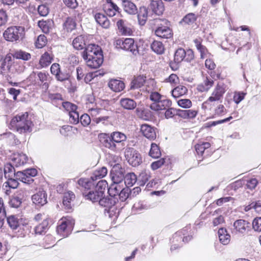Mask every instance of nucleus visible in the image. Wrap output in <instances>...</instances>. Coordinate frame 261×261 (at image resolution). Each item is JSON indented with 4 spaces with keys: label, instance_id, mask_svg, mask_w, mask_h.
<instances>
[{
    "label": "nucleus",
    "instance_id": "nucleus-38",
    "mask_svg": "<svg viewBox=\"0 0 261 261\" xmlns=\"http://www.w3.org/2000/svg\"><path fill=\"white\" fill-rule=\"evenodd\" d=\"M124 10L129 14H135L137 13L136 6L129 1H125L122 4Z\"/></svg>",
    "mask_w": 261,
    "mask_h": 261
},
{
    "label": "nucleus",
    "instance_id": "nucleus-17",
    "mask_svg": "<svg viewBox=\"0 0 261 261\" xmlns=\"http://www.w3.org/2000/svg\"><path fill=\"white\" fill-rule=\"evenodd\" d=\"M149 8L153 13L158 15H162L165 10L162 0H150Z\"/></svg>",
    "mask_w": 261,
    "mask_h": 261
},
{
    "label": "nucleus",
    "instance_id": "nucleus-44",
    "mask_svg": "<svg viewBox=\"0 0 261 261\" xmlns=\"http://www.w3.org/2000/svg\"><path fill=\"white\" fill-rule=\"evenodd\" d=\"M187 88L184 86L179 85L171 91L172 95L175 98L179 97L187 93Z\"/></svg>",
    "mask_w": 261,
    "mask_h": 261
},
{
    "label": "nucleus",
    "instance_id": "nucleus-49",
    "mask_svg": "<svg viewBox=\"0 0 261 261\" xmlns=\"http://www.w3.org/2000/svg\"><path fill=\"white\" fill-rule=\"evenodd\" d=\"M8 180L4 183L3 188L4 189H6L7 188H10L12 189H15L17 188L19 183L17 179L15 177H11L7 178Z\"/></svg>",
    "mask_w": 261,
    "mask_h": 261
},
{
    "label": "nucleus",
    "instance_id": "nucleus-62",
    "mask_svg": "<svg viewBox=\"0 0 261 261\" xmlns=\"http://www.w3.org/2000/svg\"><path fill=\"white\" fill-rule=\"evenodd\" d=\"M64 4L68 8L75 9L78 6L76 0H63Z\"/></svg>",
    "mask_w": 261,
    "mask_h": 261
},
{
    "label": "nucleus",
    "instance_id": "nucleus-34",
    "mask_svg": "<svg viewBox=\"0 0 261 261\" xmlns=\"http://www.w3.org/2000/svg\"><path fill=\"white\" fill-rule=\"evenodd\" d=\"M195 46L197 49L200 53V58L204 59L210 55L207 48L204 45L201 44V43L199 39H196L194 41Z\"/></svg>",
    "mask_w": 261,
    "mask_h": 261
},
{
    "label": "nucleus",
    "instance_id": "nucleus-10",
    "mask_svg": "<svg viewBox=\"0 0 261 261\" xmlns=\"http://www.w3.org/2000/svg\"><path fill=\"white\" fill-rule=\"evenodd\" d=\"M22 28L20 27H12L8 28L4 33V37L9 41H14L19 39L22 36Z\"/></svg>",
    "mask_w": 261,
    "mask_h": 261
},
{
    "label": "nucleus",
    "instance_id": "nucleus-45",
    "mask_svg": "<svg viewBox=\"0 0 261 261\" xmlns=\"http://www.w3.org/2000/svg\"><path fill=\"white\" fill-rule=\"evenodd\" d=\"M152 50L159 55L164 53L165 47L162 42L159 41H154L151 44Z\"/></svg>",
    "mask_w": 261,
    "mask_h": 261
},
{
    "label": "nucleus",
    "instance_id": "nucleus-31",
    "mask_svg": "<svg viewBox=\"0 0 261 261\" xmlns=\"http://www.w3.org/2000/svg\"><path fill=\"white\" fill-rule=\"evenodd\" d=\"M117 26L119 32L124 35H130L132 33V31L127 26L125 21L122 19L119 20L117 22Z\"/></svg>",
    "mask_w": 261,
    "mask_h": 261
},
{
    "label": "nucleus",
    "instance_id": "nucleus-8",
    "mask_svg": "<svg viewBox=\"0 0 261 261\" xmlns=\"http://www.w3.org/2000/svg\"><path fill=\"white\" fill-rule=\"evenodd\" d=\"M115 44L117 48L129 51L135 56L139 54L138 45L135 43L134 40L132 38L117 39Z\"/></svg>",
    "mask_w": 261,
    "mask_h": 261
},
{
    "label": "nucleus",
    "instance_id": "nucleus-50",
    "mask_svg": "<svg viewBox=\"0 0 261 261\" xmlns=\"http://www.w3.org/2000/svg\"><path fill=\"white\" fill-rule=\"evenodd\" d=\"M13 57L17 59L28 61L31 59V54L22 50H18L13 54Z\"/></svg>",
    "mask_w": 261,
    "mask_h": 261
},
{
    "label": "nucleus",
    "instance_id": "nucleus-4",
    "mask_svg": "<svg viewBox=\"0 0 261 261\" xmlns=\"http://www.w3.org/2000/svg\"><path fill=\"white\" fill-rule=\"evenodd\" d=\"M4 174L6 178L15 177L29 185L34 181L32 177L37 174V171L35 168H30L15 173L14 167L11 164H7L4 167Z\"/></svg>",
    "mask_w": 261,
    "mask_h": 261
},
{
    "label": "nucleus",
    "instance_id": "nucleus-37",
    "mask_svg": "<svg viewBox=\"0 0 261 261\" xmlns=\"http://www.w3.org/2000/svg\"><path fill=\"white\" fill-rule=\"evenodd\" d=\"M48 222L46 218H44L41 223L36 226L34 228L36 234H43L48 229Z\"/></svg>",
    "mask_w": 261,
    "mask_h": 261
},
{
    "label": "nucleus",
    "instance_id": "nucleus-3",
    "mask_svg": "<svg viewBox=\"0 0 261 261\" xmlns=\"http://www.w3.org/2000/svg\"><path fill=\"white\" fill-rule=\"evenodd\" d=\"M82 57L87 66L91 68H97L103 63V55L101 48L94 44H89L82 53Z\"/></svg>",
    "mask_w": 261,
    "mask_h": 261
},
{
    "label": "nucleus",
    "instance_id": "nucleus-57",
    "mask_svg": "<svg viewBox=\"0 0 261 261\" xmlns=\"http://www.w3.org/2000/svg\"><path fill=\"white\" fill-rule=\"evenodd\" d=\"M21 203L22 199L18 196L13 197L9 201L10 205L14 208L18 207L21 205Z\"/></svg>",
    "mask_w": 261,
    "mask_h": 261
},
{
    "label": "nucleus",
    "instance_id": "nucleus-64",
    "mask_svg": "<svg viewBox=\"0 0 261 261\" xmlns=\"http://www.w3.org/2000/svg\"><path fill=\"white\" fill-rule=\"evenodd\" d=\"M252 226L254 230L261 231V217H257L253 220Z\"/></svg>",
    "mask_w": 261,
    "mask_h": 261
},
{
    "label": "nucleus",
    "instance_id": "nucleus-61",
    "mask_svg": "<svg viewBox=\"0 0 261 261\" xmlns=\"http://www.w3.org/2000/svg\"><path fill=\"white\" fill-rule=\"evenodd\" d=\"M69 121L71 123L75 124L79 123L80 120L79 114L76 111L69 113Z\"/></svg>",
    "mask_w": 261,
    "mask_h": 261
},
{
    "label": "nucleus",
    "instance_id": "nucleus-43",
    "mask_svg": "<svg viewBox=\"0 0 261 261\" xmlns=\"http://www.w3.org/2000/svg\"><path fill=\"white\" fill-rule=\"evenodd\" d=\"M148 12L146 7H143L140 8L139 13L138 14V19L140 25H144L147 18Z\"/></svg>",
    "mask_w": 261,
    "mask_h": 261
},
{
    "label": "nucleus",
    "instance_id": "nucleus-25",
    "mask_svg": "<svg viewBox=\"0 0 261 261\" xmlns=\"http://www.w3.org/2000/svg\"><path fill=\"white\" fill-rule=\"evenodd\" d=\"M95 19L103 28L108 29L110 25V21L108 18L103 14L97 13L94 16Z\"/></svg>",
    "mask_w": 261,
    "mask_h": 261
},
{
    "label": "nucleus",
    "instance_id": "nucleus-36",
    "mask_svg": "<svg viewBox=\"0 0 261 261\" xmlns=\"http://www.w3.org/2000/svg\"><path fill=\"white\" fill-rule=\"evenodd\" d=\"M220 242L223 245L228 244L230 240V235L227 233L225 229L221 228L219 229L218 232Z\"/></svg>",
    "mask_w": 261,
    "mask_h": 261
},
{
    "label": "nucleus",
    "instance_id": "nucleus-59",
    "mask_svg": "<svg viewBox=\"0 0 261 261\" xmlns=\"http://www.w3.org/2000/svg\"><path fill=\"white\" fill-rule=\"evenodd\" d=\"M178 105L183 108H190L192 104L191 101L189 99H180L177 101Z\"/></svg>",
    "mask_w": 261,
    "mask_h": 261
},
{
    "label": "nucleus",
    "instance_id": "nucleus-1",
    "mask_svg": "<svg viewBox=\"0 0 261 261\" xmlns=\"http://www.w3.org/2000/svg\"><path fill=\"white\" fill-rule=\"evenodd\" d=\"M98 137L103 147L114 152L123 150L125 148V142L127 139L126 135L120 132H114L110 134L100 133Z\"/></svg>",
    "mask_w": 261,
    "mask_h": 261
},
{
    "label": "nucleus",
    "instance_id": "nucleus-11",
    "mask_svg": "<svg viewBox=\"0 0 261 261\" xmlns=\"http://www.w3.org/2000/svg\"><path fill=\"white\" fill-rule=\"evenodd\" d=\"M125 156L128 163L133 166H137L142 163L140 154L133 148H128L126 150Z\"/></svg>",
    "mask_w": 261,
    "mask_h": 261
},
{
    "label": "nucleus",
    "instance_id": "nucleus-51",
    "mask_svg": "<svg viewBox=\"0 0 261 261\" xmlns=\"http://www.w3.org/2000/svg\"><path fill=\"white\" fill-rule=\"evenodd\" d=\"M211 145L208 142H202L195 145V149L198 154L202 155L205 149H208Z\"/></svg>",
    "mask_w": 261,
    "mask_h": 261
},
{
    "label": "nucleus",
    "instance_id": "nucleus-26",
    "mask_svg": "<svg viewBox=\"0 0 261 261\" xmlns=\"http://www.w3.org/2000/svg\"><path fill=\"white\" fill-rule=\"evenodd\" d=\"M7 220L9 226L13 230L16 229L20 225H24L22 223V220L18 219L16 216L11 215L7 217Z\"/></svg>",
    "mask_w": 261,
    "mask_h": 261
},
{
    "label": "nucleus",
    "instance_id": "nucleus-48",
    "mask_svg": "<svg viewBox=\"0 0 261 261\" xmlns=\"http://www.w3.org/2000/svg\"><path fill=\"white\" fill-rule=\"evenodd\" d=\"M149 154L152 158H158L161 156V152L157 144L154 143H151Z\"/></svg>",
    "mask_w": 261,
    "mask_h": 261
},
{
    "label": "nucleus",
    "instance_id": "nucleus-28",
    "mask_svg": "<svg viewBox=\"0 0 261 261\" xmlns=\"http://www.w3.org/2000/svg\"><path fill=\"white\" fill-rule=\"evenodd\" d=\"M123 184L113 182L110 185L108 189V193L111 197L114 198L117 196L122 188L124 187Z\"/></svg>",
    "mask_w": 261,
    "mask_h": 261
},
{
    "label": "nucleus",
    "instance_id": "nucleus-27",
    "mask_svg": "<svg viewBox=\"0 0 261 261\" xmlns=\"http://www.w3.org/2000/svg\"><path fill=\"white\" fill-rule=\"evenodd\" d=\"M38 25L43 33L47 34L52 29L54 25V21L51 19L47 20H42L38 21Z\"/></svg>",
    "mask_w": 261,
    "mask_h": 261
},
{
    "label": "nucleus",
    "instance_id": "nucleus-39",
    "mask_svg": "<svg viewBox=\"0 0 261 261\" xmlns=\"http://www.w3.org/2000/svg\"><path fill=\"white\" fill-rule=\"evenodd\" d=\"M213 80L211 78L206 77L203 82L198 86L197 89L200 92L207 91L213 86Z\"/></svg>",
    "mask_w": 261,
    "mask_h": 261
},
{
    "label": "nucleus",
    "instance_id": "nucleus-55",
    "mask_svg": "<svg viewBox=\"0 0 261 261\" xmlns=\"http://www.w3.org/2000/svg\"><path fill=\"white\" fill-rule=\"evenodd\" d=\"M46 37L44 35H40L38 37L37 40L35 42V45L36 47L41 48L46 45Z\"/></svg>",
    "mask_w": 261,
    "mask_h": 261
},
{
    "label": "nucleus",
    "instance_id": "nucleus-12",
    "mask_svg": "<svg viewBox=\"0 0 261 261\" xmlns=\"http://www.w3.org/2000/svg\"><path fill=\"white\" fill-rule=\"evenodd\" d=\"M124 169L121 168L120 164L113 166L110 172V176L112 182L115 183L123 184L125 176Z\"/></svg>",
    "mask_w": 261,
    "mask_h": 261
},
{
    "label": "nucleus",
    "instance_id": "nucleus-56",
    "mask_svg": "<svg viewBox=\"0 0 261 261\" xmlns=\"http://www.w3.org/2000/svg\"><path fill=\"white\" fill-rule=\"evenodd\" d=\"M62 106L66 111L68 112V113L76 111L77 108L75 105L68 101L63 102Z\"/></svg>",
    "mask_w": 261,
    "mask_h": 261
},
{
    "label": "nucleus",
    "instance_id": "nucleus-15",
    "mask_svg": "<svg viewBox=\"0 0 261 261\" xmlns=\"http://www.w3.org/2000/svg\"><path fill=\"white\" fill-rule=\"evenodd\" d=\"M33 202L37 205L42 206L47 202V195L43 190L39 191L32 196Z\"/></svg>",
    "mask_w": 261,
    "mask_h": 261
},
{
    "label": "nucleus",
    "instance_id": "nucleus-24",
    "mask_svg": "<svg viewBox=\"0 0 261 261\" xmlns=\"http://www.w3.org/2000/svg\"><path fill=\"white\" fill-rule=\"evenodd\" d=\"M120 105L124 109L127 110H133L137 107V102L129 98H121L120 100Z\"/></svg>",
    "mask_w": 261,
    "mask_h": 261
},
{
    "label": "nucleus",
    "instance_id": "nucleus-41",
    "mask_svg": "<svg viewBox=\"0 0 261 261\" xmlns=\"http://www.w3.org/2000/svg\"><path fill=\"white\" fill-rule=\"evenodd\" d=\"M63 29L68 32H71L76 27V22L74 18L68 17L66 18L63 24Z\"/></svg>",
    "mask_w": 261,
    "mask_h": 261
},
{
    "label": "nucleus",
    "instance_id": "nucleus-63",
    "mask_svg": "<svg viewBox=\"0 0 261 261\" xmlns=\"http://www.w3.org/2000/svg\"><path fill=\"white\" fill-rule=\"evenodd\" d=\"M80 120L84 126H87L90 124L91 119L89 115L84 114L81 116Z\"/></svg>",
    "mask_w": 261,
    "mask_h": 261
},
{
    "label": "nucleus",
    "instance_id": "nucleus-60",
    "mask_svg": "<svg viewBox=\"0 0 261 261\" xmlns=\"http://www.w3.org/2000/svg\"><path fill=\"white\" fill-rule=\"evenodd\" d=\"M89 112L92 117V120H93V118L94 117H97V115L101 114L103 111V110L101 109L95 108V106L92 107H89Z\"/></svg>",
    "mask_w": 261,
    "mask_h": 261
},
{
    "label": "nucleus",
    "instance_id": "nucleus-29",
    "mask_svg": "<svg viewBox=\"0 0 261 261\" xmlns=\"http://www.w3.org/2000/svg\"><path fill=\"white\" fill-rule=\"evenodd\" d=\"M108 85L110 89L116 92H120L124 88V84L120 80H111Z\"/></svg>",
    "mask_w": 261,
    "mask_h": 261
},
{
    "label": "nucleus",
    "instance_id": "nucleus-9",
    "mask_svg": "<svg viewBox=\"0 0 261 261\" xmlns=\"http://www.w3.org/2000/svg\"><path fill=\"white\" fill-rule=\"evenodd\" d=\"M225 92V89L224 84L222 83L218 84L211 96L202 103V107L204 108L205 105H210L211 102L220 100L222 98Z\"/></svg>",
    "mask_w": 261,
    "mask_h": 261
},
{
    "label": "nucleus",
    "instance_id": "nucleus-42",
    "mask_svg": "<svg viewBox=\"0 0 261 261\" xmlns=\"http://www.w3.org/2000/svg\"><path fill=\"white\" fill-rule=\"evenodd\" d=\"M72 45L76 49H82L85 46V38L83 35H80L74 39Z\"/></svg>",
    "mask_w": 261,
    "mask_h": 261
},
{
    "label": "nucleus",
    "instance_id": "nucleus-6",
    "mask_svg": "<svg viewBox=\"0 0 261 261\" xmlns=\"http://www.w3.org/2000/svg\"><path fill=\"white\" fill-rule=\"evenodd\" d=\"M78 184L85 189H95L97 192H101L102 196L104 195L106 189L108 187V183L105 180H100L95 186L94 181L88 178H81L79 180Z\"/></svg>",
    "mask_w": 261,
    "mask_h": 261
},
{
    "label": "nucleus",
    "instance_id": "nucleus-14",
    "mask_svg": "<svg viewBox=\"0 0 261 261\" xmlns=\"http://www.w3.org/2000/svg\"><path fill=\"white\" fill-rule=\"evenodd\" d=\"M192 239L191 236H187L186 237H182L180 234V232H176L172 237L171 242L173 244L171 247V251H172L180 247V244L182 242H188Z\"/></svg>",
    "mask_w": 261,
    "mask_h": 261
},
{
    "label": "nucleus",
    "instance_id": "nucleus-54",
    "mask_svg": "<svg viewBox=\"0 0 261 261\" xmlns=\"http://www.w3.org/2000/svg\"><path fill=\"white\" fill-rule=\"evenodd\" d=\"M129 192L128 188L124 186L117 196H119L120 201H124L128 198Z\"/></svg>",
    "mask_w": 261,
    "mask_h": 261
},
{
    "label": "nucleus",
    "instance_id": "nucleus-18",
    "mask_svg": "<svg viewBox=\"0 0 261 261\" xmlns=\"http://www.w3.org/2000/svg\"><path fill=\"white\" fill-rule=\"evenodd\" d=\"M103 9L107 15L110 17L115 15L116 12L119 11L118 7L112 0H106Z\"/></svg>",
    "mask_w": 261,
    "mask_h": 261
},
{
    "label": "nucleus",
    "instance_id": "nucleus-53",
    "mask_svg": "<svg viewBox=\"0 0 261 261\" xmlns=\"http://www.w3.org/2000/svg\"><path fill=\"white\" fill-rule=\"evenodd\" d=\"M103 73H101L100 72L97 71L94 72H90L85 75L84 77V81L86 83H89L94 78L97 77L98 76H102Z\"/></svg>",
    "mask_w": 261,
    "mask_h": 261
},
{
    "label": "nucleus",
    "instance_id": "nucleus-21",
    "mask_svg": "<svg viewBox=\"0 0 261 261\" xmlns=\"http://www.w3.org/2000/svg\"><path fill=\"white\" fill-rule=\"evenodd\" d=\"M185 56H186V53L185 49L181 48L177 49L174 54V61L175 64L170 63L171 68L175 70L177 69L178 68L177 64L183 61Z\"/></svg>",
    "mask_w": 261,
    "mask_h": 261
},
{
    "label": "nucleus",
    "instance_id": "nucleus-35",
    "mask_svg": "<svg viewBox=\"0 0 261 261\" xmlns=\"http://www.w3.org/2000/svg\"><path fill=\"white\" fill-rule=\"evenodd\" d=\"M146 76L139 75L135 77L130 84V89H138L143 86L146 81Z\"/></svg>",
    "mask_w": 261,
    "mask_h": 261
},
{
    "label": "nucleus",
    "instance_id": "nucleus-33",
    "mask_svg": "<svg viewBox=\"0 0 261 261\" xmlns=\"http://www.w3.org/2000/svg\"><path fill=\"white\" fill-rule=\"evenodd\" d=\"M138 181L136 175L133 172L126 174L124 177L123 184L126 187H132Z\"/></svg>",
    "mask_w": 261,
    "mask_h": 261
},
{
    "label": "nucleus",
    "instance_id": "nucleus-2",
    "mask_svg": "<svg viewBox=\"0 0 261 261\" xmlns=\"http://www.w3.org/2000/svg\"><path fill=\"white\" fill-rule=\"evenodd\" d=\"M34 124L28 112L21 113L14 116L9 123L11 130L20 134H27L33 130Z\"/></svg>",
    "mask_w": 261,
    "mask_h": 261
},
{
    "label": "nucleus",
    "instance_id": "nucleus-5",
    "mask_svg": "<svg viewBox=\"0 0 261 261\" xmlns=\"http://www.w3.org/2000/svg\"><path fill=\"white\" fill-rule=\"evenodd\" d=\"M74 223V220L70 217L62 218L58 223L57 233L64 238L68 237L71 232Z\"/></svg>",
    "mask_w": 261,
    "mask_h": 261
},
{
    "label": "nucleus",
    "instance_id": "nucleus-47",
    "mask_svg": "<svg viewBox=\"0 0 261 261\" xmlns=\"http://www.w3.org/2000/svg\"><path fill=\"white\" fill-rule=\"evenodd\" d=\"M1 139L5 140L7 143L11 145L16 143L15 136L11 132H7L1 135Z\"/></svg>",
    "mask_w": 261,
    "mask_h": 261
},
{
    "label": "nucleus",
    "instance_id": "nucleus-19",
    "mask_svg": "<svg viewBox=\"0 0 261 261\" xmlns=\"http://www.w3.org/2000/svg\"><path fill=\"white\" fill-rule=\"evenodd\" d=\"M171 101L167 99H161L156 102H153L150 106L151 110L155 111L165 110L171 105Z\"/></svg>",
    "mask_w": 261,
    "mask_h": 261
},
{
    "label": "nucleus",
    "instance_id": "nucleus-58",
    "mask_svg": "<svg viewBox=\"0 0 261 261\" xmlns=\"http://www.w3.org/2000/svg\"><path fill=\"white\" fill-rule=\"evenodd\" d=\"M227 113V110L223 105H219L215 109V115L222 116Z\"/></svg>",
    "mask_w": 261,
    "mask_h": 261
},
{
    "label": "nucleus",
    "instance_id": "nucleus-40",
    "mask_svg": "<svg viewBox=\"0 0 261 261\" xmlns=\"http://www.w3.org/2000/svg\"><path fill=\"white\" fill-rule=\"evenodd\" d=\"M28 156L23 153H19L13 158V162L16 167H19L24 165L28 161Z\"/></svg>",
    "mask_w": 261,
    "mask_h": 261
},
{
    "label": "nucleus",
    "instance_id": "nucleus-13",
    "mask_svg": "<svg viewBox=\"0 0 261 261\" xmlns=\"http://www.w3.org/2000/svg\"><path fill=\"white\" fill-rule=\"evenodd\" d=\"M98 202L100 206L105 207V211L110 214V217H111V212H113L114 210H116L115 206L116 201L112 197H105L103 195Z\"/></svg>",
    "mask_w": 261,
    "mask_h": 261
},
{
    "label": "nucleus",
    "instance_id": "nucleus-22",
    "mask_svg": "<svg viewBox=\"0 0 261 261\" xmlns=\"http://www.w3.org/2000/svg\"><path fill=\"white\" fill-rule=\"evenodd\" d=\"M87 192H84L83 195L87 199L91 201L92 202H97L102 197V193L101 192H97L95 189H91L87 190Z\"/></svg>",
    "mask_w": 261,
    "mask_h": 261
},
{
    "label": "nucleus",
    "instance_id": "nucleus-7",
    "mask_svg": "<svg viewBox=\"0 0 261 261\" xmlns=\"http://www.w3.org/2000/svg\"><path fill=\"white\" fill-rule=\"evenodd\" d=\"M167 23V20L161 19L154 20V24L156 26L154 30V34L158 37L161 38L168 39L172 37L173 35L171 29L168 25H164Z\"/></svg>",
    "mask_w": 261,
    "mask_h": 261
},
{
    "label": "nucleus",
    "instance_id": "nucleus-23",
    "mask_svg": "<svg viewBox=\"0 0 261 261\" xmlns=\"http://www.w3.org/2000/svg\"><path fill=\"white\" fill-rule=\"evenodd\" d=\"M75 199V195L71 191H68L64 193L63 204L65 207V210L68 212L72 210L71 202Z\"/></svg>",
    "mask_w": 261,
    "mask_h": 261
},
{
    "label": "nucleus",
    "instance_id": "nucleus-16",
    "mask_svg": "<svg viewBox=\"0 0 261 261\" xmlns=\"http://www.w3.org/2000/svg\"><path fill=\"white\" fill-rule=\"evenodd\" d=\"M141 131L143 135L150 140H154L156 137L155 128L148 124H142L141 126Z\"/></svg>",
    "mask_w": 261,
    "mask_h": 261
},
{
    "label": "nucleus",
    "instance_id": "nucleus-52",
    "mask_svg": "<svg viewBox=\"0 0 261 261\" xmlns=\"http://www.w3.org/2000/svg\"><path fill=\"white\" fill-rule=\"evenodd\" d=\"M197 18V16L193 13L187 14L183 18L182 21L186 24H191L195 22Z\"/></svg>",
    "mask_w": 261,
    "mask_h": 261
},
{
    "label": "nucleus",
    "instance_id": "nucleus-46",
    "mask_svg": "<svg viewBox=\"0 0 261 261\" xmlns=\"http://www.w3.org/2000/svg\"><path fill=\"white\" fill-rule=\"evenodd\" d=\"M150 178V174L149 171L142 172L138 178V184L140 186H143Z\"/></svg>",
    "mask_w": 261,
    "mask_h": 261
},
{
    "label": "nucleus",
    "instance_id": "nucleus-20",
    "mask_svg": "<svg viewBox=\"0 0 261 261\" xmlns=\"http://www.w3.org/2000/svg\"><path fill=\"white\" fill-rule=\"evenodd\" d=\"M248 223L244 220L239 219L233 223V229L232 232L235 234L238 233H244L248 227Z\"/></svg>",
    "mask_w": 261,
    "mask_h": 261
},
{
    "label": "nucleus",
    "instance_id": "nucleus-32",
    "mask_svg": "<svg viewBox=\"0 0 261 261\" xmlns=\"http://www.w3.org/2000/svg\"><path fill=\"white\" fill-rule=\"evenodd\" d=\"M108 173V170L106 167H102L99 169L95 170L91 176L90 180L95 181L97 179H101L105 177Z\"/></svg>",
    "mask_w": 261,
    "mask_h": 261
},
{
    "label": "nucleus",
    "instance_id": "nucleus-30",
    "mask_svg": "<svg viewBox=\"0 0 261 261\" xmlns=\"http://www.w3.org/2000/svg\"><path fill=\"white\" fill-rule=\"evenodd\" d=\"M53 60V55L48 52H45L40 57L39 65L42 68L46 67L50 65Z\"/></svg>",
    "mask_w": 261,
    "mask_h": 261
}]
</instances>
